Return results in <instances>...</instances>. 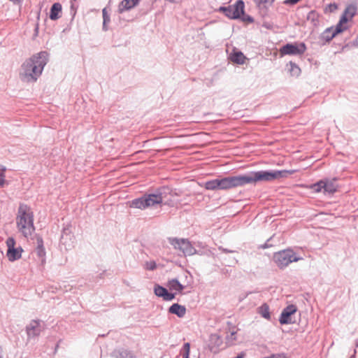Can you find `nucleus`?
<instances>
[{"instance_id": "nucleus-17", "label": "nucleus", "mask_w": 358, "mask_h": 358, "mask_svg": "<svg viewBox=\"0 0 358 358\" xmlns=\"http://www.w3.org/2000/svg\"><path fill=\"white\" fill-rule=\"evenodd\" d=\"M169 313L177 315L178 317H183L186 314V308L178 303H173L169 308Z\"/></svg>"}, {"instance_id": "nucleus-45", "label": "nucleus", "mask_w": 358, "mask_h": 358, "mask_svg": "<svg viewBox=\"0 0 358 358\" xmlns=\"http://www.w3.org/2000/svg\"><path fill=\"white\" fill-rule=\"evenodd\" d=\"M64 238H65V237H64V236L63 235V236H62V242H63V241L64 240Z\"/></svg>"}, {"instance_id": "nucleus-24", "label": "nucleus", "mask_w": 358, "mask_h": 358, "mask_svg": "<svg viewBox=\"0 0 358 358\" xmlns=\"http://www.w3.org/2000/svg\"><path fill=\"white\" fill-rule=\"evenodd\" d=\"M203 187L208 190H220L219 178L206 181L204 183Z\"/></svg>"}, {"instance_id": "nucleus-41", "label": "nucleus", "mask_w": 358, "mask_h": 358, "mask_svg": "<svg viewBox=\"0 0 358 358\" xmlns=\"http://www.w3.org/2000/svg\"><path fill=\"white\" fill-rule=\"evenodd\" d=\"M107 24H108V23H105L104 22H103V27H102V29H103V31H108V26H107Z\"/></svg>"}, {"instance_id": "nucleus-3", "label": "nucleus", "mask_w": 358, "mask_h": 358, "mask_svg": "<svg viewBox=\"0 0 358 358\" xmlns=\"http://www.w3.org/2000/svg\"><path fill=\"white\" fill-rule=\"evenodd\" d=\"M290 173H292V171L287 170L252 171L243 175L244 183L247 185L257 182L273 181L275 179L287 177Z\"/></svg>"}, {"instance_id": "nucleus-13", "label": "nucleus", "mask_w": 358, "mask_h": 358, "mask_svg": "<svg viewBox=\"0 0 358 358\" xmlns=\"http://www.w3.org/2000/svg\"><path fill=\"white\" fill-rule=\"evenodd\" d=\"M297 310L296 306L289 305L285 307L280 316L279 322L281 324H292L294 321L292 319V315Z\"/></svg>"}, {"instance_id": "nucleus-21", "label": "nucleus", "mask_w": 358, "mask_h": 358, "mask_svg": "<svg viewBox=\"0 0 358 358\" xmlns=\"http://www.w3.org/2000/svg\"><path fill=\"white\" fill-rule=\"evenodd\" d=\"M167 286L171 291H176L179 293L182 292L185 288V286L176 278L169 280Z\"/></svg>"}, {"instance_id": "nucleus-26", "label": "nucleus", "mask_w": 358, "mask_h": 358, "mask_svg": "<svg viewBox=\"0 0 358 358\" xmlns=\"http://www.w3.org/2000/svg\"><path fill=\"white\" fill-rule=\"evenodd\" d=\"M290 68L289 69V71L291 75L293 76H298L301 73V69L296 65L295 63L290 62H289Z\"/></svg>"}, {"instance_id": "nucleus-30", "label": "nucleus", "mask_w": 358, "mask_h": 358, "mask_svg": "<svg viewBox=\"0 0 358 358\" xmlns=\"http://www.w3.org/2000/svg\"><path fill=\"white\" fill-rule=\"evenodd\" d=\"M6 171V168L4 166L0 165V187H2L5 182V172Z\"/></svg>"}, {"instance_id": "nucleus-7", "label": "nucleus", "mask_w": 358, "mask_h": 358, "mask_svg": "<svg viewBox=\"0 0 358 358\" xmlns=\"http://www.w3.org/2000/svg\"><path fill=\"white\" fill-rule=\"evenodd\" d=\"M7 250L6 257L10 262L19 260L22 257L23 249L20 245H17L13 237H8L6 241Z\"/></svg>"}, {"instance_id": "nucleus-8", "label": "nucleus", "mask_w": 358, "mask_h": 358, "mask_svg": "<svg viewBox=\"0 0 358 358\" xmlns=\"http://www.w3.org/2000/svg\"><path fill=\"white\" fill-rule=\"evenodd\" d=\"M151 194L155 205L162 203L170 205L172 202V197L176 194L169 187H162Z\"/></svg>"}, {"instance_id": "nucleus-40", "label": "nucleus", "mask_w": 358, "mask_h": 358, "mask_svg": "<svg viewBox=\"0 0 358 358\" xmlns=\"http://www.w3.org/2000/svg\"><path fill=\"white\" fill-rule=\"evenodd\" d=\"M226 9H227V6H220L217 8V11L220 12V13H223L224 15V13L226 12Z\"/></svg>"}, {"instance_id": "nucleus-44", "label": "nucleus", "mask_w": 358, "mask_h": 358, "mask_svg": "<svg viewBox=\"0 0 358 358\" xmlns=\"http://www.w3.org/2000/svg\"><path fill=\"white\" fill-rule=\"evenodd\" d=\"M268 247H269V245H268V243H266L263 248H268Z\"/></svg>"}, {"instance_id": "nucleus-23", "label": "nucleus", "mask_w": 358, "mask_h": 358, "mask_svg": "<svg viewBox=\"0 0 358 358\" xmlns=\"http://www.w3.org/2000/svg\"><path fill=\"white\" fill-rule=\"evenodd\" d=\"M324 192L328 194H332L336 191L337 185L336 184L335 180H324Z\"/></svg>"}, {"instance_id": "nucleus-42", "label": "nucleus", "mask_w": 358, "mask_h": 358, "mask_svg": "<svg viewBox=\"0 0 358 358\" xmlns=\"http://www.w3.org/2000/svg\"><path fill=\"white\" fill-rule=\"evenodd\" d=\"M245 356V353L244 352H241L237 357H236L235 358H244Z\"/></svg>"}, {"instance_id": "nucleus-33", "label": "nucleus", "mask_w": 358, "mask_h": 358, "mask_svg": "<svg viewBox=\"0 0 358 358\" xmlns=\"http://www.w3.org/2000/svg\"><path fill=\"white\" fill-rule=\"evenodd\" d=\"M156 267H157V265H156L155 262H154V261L147 262L145 264V269L149 270V271H153L156 268Z\"/></svg>"}, {"instance_id": "nucleus-12", "label": "nucleus", "mask_w": 358, "mask_h": 358, "mask_svg": "<svg viewBox=\"0 0 358 358\" xmlns=\"http://www.w3.org/2000/svg\"><path fill=\"white\" fill-rule=\"evenodd\" d=\"M43 327L42 326L41 321L39 320H31L29 324L26 327V332L27 334L28 338H34L38 337L41 331H43Z\"/></svg>"}, {"instance_id": "nucleus-11", "label": "nucleus", "mask_w": 358, "mask_h": 358, "mask_svg": "<svg viewBox=\"0 0 358 358\" xmlns=\"http://www.w3.org/2000/svg\"><path fill=\"white\" fill-rule=\"evenodd\" d=\"M155 205L154 199L151 194H144L141 197L134 199L130 201L129 206L131 208H138L144 210L148 207H152Z\"/></svg>"}, {"instance_id": "nucleus-39", "label": "nucleus", "mask_w": 358, "mask_h": 358, "mask_svg": "<svg viewBox=\"0 0 358 358\" xmlns=\"http://www.w3.org/2000/svg\"><path fill=\"white\" fill-rule=\"evenodd\" d=\"M218 249H219V250H220V251H222V252H224V253H233V252H235L234 250H228L227 248H224L222 246L219 247Z\"/></svg>"}, {"instance_id": "nucleus-10", "label": "nucleus", "mask_w": 358, "mask_h": 358, "mask_svg": "<svg viewBox=\"0 0 358 358\" xmlns=\"http://www.w3.org/2000/svg\"><path fill=\"white\" fill-rule=\"evenodd\" d=\"M307 48L304 43H287L280 49L282 55H302Z\"/></svg>"}, {"instance_id": "nucleus-1", "label": "nucleus", "mask_w": 358, "mask_h": 358, "mask_svg": "<svg viewBox=\"0 0 358 358\" xmlns=\"http://www.w3.org/2000/svg\"><path fill=\"white\" fill-rule=\"evenodd\" d=\"M50 54L41 51L27 59L21 65L20 78L26 83H35L41 76L44 67L49 61Z\"/></svg>"}, {"instance_id": "nucleus-2", "label": "nucleus", "mask_w": 358, "mask_h": 358, "mask_svg": "<svg viewBox=\"0 0 358 358\" xmlns=\"http://www.w3.org/2000/svg\"><path fill=\"white\" fill-rule=\"evenodd\" d=\"M15 220L17 229L24 237L29 238L34 234L35 231L34 213L29 206L21 203Z\"/></svg>"}, {"instance_id": "nucleus-36", "label": "nucleus", "mask_w": 358, "mask_h": 358, "mask_svg": "<svg viewBox=\"0 0 358 358\" xmlns=\"http://www.w3.org/2000/svg\"><path fill=\"white\" fill-rule=\"evenodd\" d=\"M189 348L190 345L189 343H185L183 345V349L185 350V353L183 355V357H189Z\"/></svg>"}, {"instance_id": "nucleus-9", "label": "nucleus", "mask_w": 358, "mask_h": 358, "mask_svg": "<svg viewBox=\"0 0 358 358\" xmlns=\"http://www.w3.org/2000/svg\"><path fill=\"white\" fill-rule=\"evenodd\" d=\"M220 189L227 190L245 185L243 175L219 178Z\"/></svg>"}, {"instance_id": "nucleus-20", "label": "nucleus", "mask_w": 358, "mask_h": 358, "mask_svg": "<svg viewBox=\"0 0 358 358\" xmlns=\"http://www.w3.org/2000/svg\"><path fill=\"white\" fill-rule=\"evenodd\" d=\"M348 22V18H345V17H341L336 27H333L334 34L338 35V34L347 30L348 27V26L344 25V24H346Z\"/></svg>"}, {"instance_id": "nucleus-14", "label": "nucleus", "mask_w": 358, "mask_h": 358, "mask_svg": "<svg viewBox=\"0 0 358 358\" xmlns=\"http://www.w3.org/2000/svg\"><path fill=\"white\" fill-rule=\"evenodd\" d=\"M37 247L34 251V255H36L38 257V262L41 266H43L45 264V250L43 245V241L41 237L38 236L36 239Z\"/></svg>"}, {"instance_id": "nucleus-27", "label": "nucleus", "mask_w": 358, "mask_h": 358, "mask_svg": "<svg viewBox=\"0 0 358 358\" xmlns=\"http://www.w3.org/2000/svg\"><path fill=\"white\" fill-rule=\"evenodd\" d=\"M338 8V5L336 3H331L327 5L324 9V13H331L335 12Z\"/></svg>"}, {"instance_id": "nucleus-6", "label": "nucleus", "mask_w": 358, "mask_h": 358, "mask_svg": "<svg viewBox=\"0 0 358 358\" xmlns=\"http://www.w3.org/2000/svg\"><path fill=\"white\" fill-rule=\"evenodd\" d=\"M168 241L175 250L181 252L184 256H192L197 253L196 250L188 239L170 237Z\"/></svg>"}, {"instance_id": "nucleus-34", "label": "nucleus", "mask_w": 358, "mask_h": 358, "mask_svg": "<svg viewBox=\"0 0 358 358\" xmlns=\"http://www.w3.org/2000/svg\"><path fill=\"white\" fill-rule=\"evenodd\" d=\"M176 295V293H171V292H169L167 291L164 297L163 298V299L166 301H170L173 300V299H175Z\"/></svg>"}, {"instance_id": "nucleus-5", "label": "nucleus", "mask_w": 358, "mask_h": 358, "mask_svg": "<svg viewBox=\"0 0 358 358\" xmlns=\"http://www.w3.org/2000/svg\"><path fill=\"white\" fill-rule=\"evenodd\" d=\"M301 259L303 258L297 256L296 253L291 249L279 251L273 255V260L280 269L286 268L292 262H296Z\"/></svg>"}, {"instance_id": "nucleus-29", "label": "nucleus", "mask_w": 358, "mask_h": 358, "mask_svg": "<svg viewBox=\"0 0 358 358\" xmlns=\"http://www.w3.org/2000/svg\"><path fill=\"white\" fill-rule=\"evenodd\" d=\"M236 331H233L230 332V334L226 336V341H227V343L228 345H232L235 343V341H236Z\"/></svg>"}, {"instance_id": "nucleus-15", "label": "nucleus", "mask_w": 358, "mask_h": 358, "mask_svg": "<svg viewBox=\"0 0 358 358\" xmlns=\"http://www.w3.org/2000/svg\"><path fill=\"white\" fill-rule=\"evenodd\" d=\"M357 11V5L356 3L348 4L341 17H345L348 19V21H350L356 15Z\"/></svg>"}, {"instance_id": "nucleus-25", "label": "nucleus", "mask_w": 358, "mask_h": 358, "mask_svg": "<svg viewBox=\"0 0 358 358\" xmlns=\"http://www.w3.org/2000/svg\"><path fill=\"white\" fill-rule=\"evenodd\" d=\"M167 291L168 290L165 287L159 285H155L154 292L155 295L159 297L164 298Z\"/></svg>"}, {"instance_id": "nucleus-28", "label": "nucleus", "mask_w": 358, "mask_h": 358, "mask_svg": "<svg viewBox=\"0 0 358 358\" xmlns=\"http://www.w3.org/2000/svg\"><path fill=\"white\" fill-rule=\"evenodd\" d=\"M259 313L262 315V316L266 319H269L271 317L269 313V308L266 304H264L260 307Z\"/></svg>"}, {"instance_id": "nucleus-37", "label": "nucleus", "mask_w": 358, "mask_h": 358, "mask_svg": "<svg viewBox=\"0 0 358 358\" xmlns=\"http://www.w3.org/2000/svg\"><path fill=\"white\" fill-rule=\"evenodd\" d=\"M255 4L258 6H260L261 4L265 3L267 2L273 3L275 0H252Z\"/></svg>"}, {"instance_id": "nucleus-32", "label": "nucleus", "mask_w": 358, "mask_h": 358, "mask_svg": "<svg viewBox=\"0 0 358 358\" xmlns=\"http://www.w3.org/2000/svg\"><path fill=\"white\" fill-rule=\"evenodd\" d=\"M117 358H136V357L131 352L123 350L119 352Z\"/></svg>"}, {"instance_id": "nucleus-47", "label": "nucleus", "mask_w": 358, "mask_h": 358, "mask_svg": "<svg viewBox=\"0 0 358 358\" xmlns=\"http://www.w3.org/2000/svg\"><path fill=\"white\" fill-rule=\"evenodd\" d=\"M355 355H352L350 357V358H355Z\"/></svg>"}, {"instance_id": "nucleus-22", "label": "nucleus", "mask_w": 358, "mask_h": 358, "mask_svg": "<svg viewBox=\"0 0 358 358\" xmlns=\"http://www.w3.org/2000/svg\"><path fill=\"white\" fill-rule=\"evenodd\" d=\"M245 59V56L241 51H234L230 55V59L237 64H244Z\"/></svg>"}, {"instance_id": "nucleus-31", "label": "nucleus", "mask_w": 358, "mask_h": 358, "mask_svg": "<svg viewBox=\"0 0 358 358\" xmlns=\"http://www.w3.org/2000/svg\"><path fill=\"white\" fill-rule=\"evenodd\" d=\"M324 180H320L315 184H313L311 187V188L315 191V192H320L322 189L324 190Z\"/></svg>"}, {"instance_id": "nucleus-19", "label": "nucleus", "mask_w": 358, "mask_h": 358, "mask_svg": "<svg viewBox=\"0 0 358 358\" xmlns=\"http://www.w3.org/2000/svg\"><path fill=\"white\" fill-rule=\"evenodd\" d=\"M336 35L334 34L333 27H328L320 34V39L323 44L330 42Z\"/></svg>"}, {"instance_id": "nucleus-46", "label": "nucleus", "mask_w": 358, "mask_h": 358, "mask_svg": "<svg viewBox=\"0 0 358 358\" xmlns=\"http://www.w3.org/2000/svg\"><path fill=\"white\" fill-rule=\"evenodd\" d=\"M170 2H175V0H168Z\"/></svg>"}, {"instance_id": "nucleus-48", "label": "nucleus", "mask_w": 358, "mask_h": 358, "mask_svg": "<svg viewBox=\"0 0 358 358\" xmlns=\"http://www.w3.org/2000/svg\"><path fill=\"white\" fill-rule=\"evenodd\" d=\"M183 358H189V357H183Z\"/></svg>"}, {"instance_id": "nucleus-16", "label": "nucleus", "mask_w": 358, "mask_h": 358, "mask_svg": "<svg viewBox=\"0 0 358 358\" xmlns=\"http://www.w3.org/2000/svg\"><path fill=\"white\" fill-rule=\"evenodd\" d=\"M140 0H122L118 6V12L122 13L123 12L130 10L136 6Z\"/></svg>"}, {"instance_id": "nucleus-38", "label": "nucleus", "mask_w": 358, "mask_h": 358, "mask_svg": "<svg viewBox=\"0 0 358 358\" xmlns=\"http://www.w3.org/2000/svg\"><path fill=\"white\" fill-rule=\"evenodd\" d=\"M301 0H285L284 1V3L285 4H287V5H295L298 2H299Z\"/></svg>"}, {"instance_id": "nucleus-43", "label": "nucleus", "mask_w": 358, "mask_h": 358, "mask_svg": "<svg viewBox=\"0 0 358 358\" xmlns=\"http://www.w3.org/2000/svg\"><path fill=\"white\" fill-rule=\"evenodd\" d=\"M354 45H356L358 46V36L356 38V39L353 42Z\"/></svg>"}, {"instance_id": "nucleus-35", "label": "nucleus", "mask_w": 358, "mask_h": 358, "mask_svg": "<svg viewBox=\"0 0 358 358\" xmlns=\"http://www.w3.org/2000/svg\"><path fill=\"white\" fill-rule=\"evenodd\" d=\"M102 15H103V22H104L105 23H109L110 21V18L106 11V8L102 10Z\"/></svg>"}, {"instance_id": "nucleus-4", "label": "nucleus", "mask_w": 358, "mask_h": 358, "mask_svg": "<svg viewBox=\"0 0 358 358\" xmlns=\"http://www.w3.org/2000/svg\"><path fill=\"white\" fill-rule=\"evenodd\" d=\"M224 15L231 20H241L250 23L254 22L253 17L245 13V3L243 0H238L234 5L227 6Z\"/></svg>"}, {"instance_id": "nucleus-18", "label": "nucleus", "mask_w": 358, "mask_h": 358, "mask_svg": "<svg viewBox=\"0 0 358 358\" xmlns=\"http://www.w3.org/2000/svg\"><path fill=\"white\" fill-rule=\"evenodd\" d=\"M62 6L60 3H54L50 11V19L52 20H57L61 17Z\"/></svg>"}]
</instances>
